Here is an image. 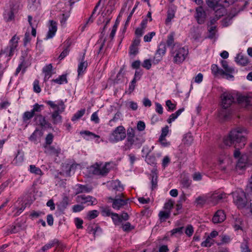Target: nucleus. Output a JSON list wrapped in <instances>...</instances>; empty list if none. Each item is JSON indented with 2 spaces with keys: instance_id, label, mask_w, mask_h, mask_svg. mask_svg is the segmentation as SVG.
Here are the masks:
<instances>
[{
  "instance_id": "nucleus-8",
  "label": "nucleus",
  "mask_w": 252,
  "mask_h": 252,
  "mask_svg": "<svg viewBox=\"0 0 252 252\" xmlns=\"http://www.w3.org/2000/svg\"><path fill=\"white\" fill-rule=\"evenodd\" d=\"M234 202L239 209H244L246 208L247 200L244 191L236 192L234 195Z\"/></svg>"
},
{
  "instance_id": "nucleus-42",
  "label": "nucleus",
  "mask_w": 252,
  "mask_h": 252,
  "mask_svg": "<svg viewBox=\"0 0 252 252\" xmlns=\"http://www.w3.org/2000/svg\"><path fill=\"white\" fill-rule=\"evenodd\" d=\"M183 141L185 144L189 145L193 141V137L190 133H187L185 135Z\"/></svg>"
},
{
  "instance_id": "nucleus-20",
  "label": "nucleus",
  "mask_w": 252,
  "mask_h": 252,
  "mask_svg": "<svg viewBox=\"0 0 252 252\" xmlns=\"http://www.w3.org/2000/svg\"><path fill=\"white\" fill-rule=\"evenodd\" d=\"M85 59V54L83 55L81 62L80 63L78 64V69H77V72H78V75L80 76L82 75L86 69L87 68L88 66V63L87 61H84Z\"/></svg>"
},
{
  "instance_id": "nucleus-63",
  "label": "nucleus",
  "mask_w": 252,
  "mask_h": 252,
  "mask_svg": "<svg viewBox=\"0 0 252 252\" xmlns=\"http://www.w3.org/2000/svg\"><path fill=\"white\" fill-rule=\"evenodd\" d=\"M49 22L50 23V25L49 27V29L56 32L57 31V22L54 20H50Z\"/></svg>"
},
{
  "instance_id": "nucleus-4",
  "label": "nucleus",
  "mask_w": 252,
  "mask_h": 252,
  "mask_svg": "<svg viewBox=\"0 0 252 252\" xmlns=\"http://www.w3.org/2000/svg\"><path fill=\"white\" fill-rule=\"evenodd\" d=\"M170 53L173 57L174 63L180 64L185 61L188 54V51L185 47H181L180 45H174L171 48Z\"/></svg>"
},
{
  "instance_id": "nucleus-38",
  "label": "nucleus",
  "mask_w": 252,
  "mask_h": 252,
  "mask_svg": "<svg viewBox=\"0 0 252 252\" xmlns=\"http://www.w3.org/2000/svg\"><path fill=\"white\" fill-rule=\"evenodd\" d=\"M215 15L218 18H220L226 12L225 7L221 6L220 8H218V7L215 10Z\"/></svg>"
},
{
  "instance_id": "nucleus-50",
  "label": "nucleus",
  "mask_w": 252,
  "mask_h": 252,
  "mask_svg": "<svg viewBox=\"0 0 252 252\" xmlns=\"http://www.w3.org/2000/svg\"><path fill=\"white\" fill-rule=\"evenodd\" d=\"M166 105L168 107L167 110L168 111H173L176 108V104L173 103L170 100L166 101Z\"/></svg>"
},
{
  "instance_id": "nucleus-2",
  "label": "nucleus",
  "mask_w": 252,
  "mask_h": 252,
  "mask_svg": "<svg viewBox=\"0 0 252 252\" xmlns=\"http://www.w3.org/2000/svg\"><path fill=\"white\" fill-rule=\"evenodd\" d=\"M220 97L221 109L219 112V116L225 120L229 118L232 113L230 107L234 103L235 98L232 94L228 92L223 93Z\"/></svg>"
},
{
  "instance_id": "nucleus-12",
  "label": "nucleus",
  "mask_w": 252,
  "mask_h": 252,
  "mask_svg": "<svg viewBox=\"0 0 252 252\" xmlns=\"http://www.w3.org/2000/svg\"><path fill=\"white\" fill-rule=\"evenodd\" d=\"M211 70L212 73L215 76H218L219 75L224 76L226 75V78H233L234 77L233 75L232 74H229L228 73H226L223 70L220 68L217 64H213L211 66Z\"/></svg>"
},
{
  "instance_id": "nucleus-34",
  "label": "nucleus",
  "mask_w": 252,
  "mask_h": 252,
  "mask_svg": "<svg viewBox=\"0 0 252 252\" xmlns=\"http://www.w3.org/2000/svg\"><path fill=\"white\" fill-rule=\"evenodd\" d=\"M206 2L209 7L215 10L220 4V0H206Z\"/></svg>"
},
{
  "instance_id": "nucleus-48",
  "label": "nucleus",
  "mask_w": 252,
  "mask_h": 252,
  "mask_svg": "<svg viewBox=\"0 0 252 252\" xmlns=\"http://www.w3.org/2000/svg\"><path fill=\"white\" fill-rule=\"evenodd\" d=\"M213 244L212 239L209 236H208L206 239L201 243V246L204 247H211Z\"/></svg>"
},
{
  "instance_id": "nucleus-9",
  "label": "nucleus",
  "mask_w": 252,
  "mask_h": 252,
  "mask_svg": "<svg viewBox=\"0 0 252 252\" xmlns=\"http://www.w3.org/2000/svg\"><path fill=\"white\" fill-rule=\"evenodd\" d=\"M34 121L36 125L39 126L42 129L50 128L53 129L52 125L46 118V117L42 115H36L34 118Z\"/></svg>"
},
{
  "instance_id": "nucleus-7",
  "label": "nucleus",
  "mask_w": 252,
  "mask_h": 252,
  "mask_svg": "<svg viewBox=\"0 0 252 252\" xmlns=\"http://www.w3.org/2000/svg\"><path fill=\"white\" fill-rule=\"evenodd\" d=\"M126 137V129L122 126L117 127L113 131L110 141L112 142H117L124 140Z\"/></svg>"
},
{
  "instance_id": "nucleus-59",
  "label": "nucleus",
  "mask_w": 252,
  "mask_h": 252,
  "mask_svg": "<svg viewBox=\"0 0 252 252\" xmlns=\"http://www.w3.org/2000/svg\"><path fill=\"white\" fill-rule=\"evenodd\" d=\"M193 226L190 224L188 225L185 230L186 234L190 237L193 234Z\"/></svg>"
},
{
  "instance_id": "nucleus-3",
  "label": "nucleus",
  "mask_w": 252,
  "mask_h": 252,
  "mask_svg": "<svg viewBox=\"0 0 252 252\" xmlns=\"http://www.w3.org/2000/svg\"><path fill=\"white\" fill-rule=\"evenodd\" d=\"M19 39L20 38L15 34L10 40L9 45L4 49H1L0 52V58L4 57L6 62L9 61L11 57L13 56L15 51L17 50Z\"/></svg>"
},
{
  "instance_id": "nucleus-21",
  "label": "nucleus",
  "mask_w": 252,
  "mask_h": 252,
  "mask_svg": "<svg viewBox=\"0 0 252 252\" xmlns=\"http://www.w3.org/2000/svg\"><path fill=\"white\" fill-rule=\"evenodd\" d=\"M68 204V197L65 196L63 197L62 200L57 204V205L58 210L63 213Z\"/></svg>"
},
{
  "instance_id": "nucleus-52",
  "label": "nucleus",
  "mask_w": 252,
  "mask_h": 252,
  "mask_svg": "<svg viewBox=\"0 0 252 252\" xmlns=\"http://www.w3.org/2000/svg\"><path fill=\"white\" fill-rule=\"evenodd\" d=\"M186 197L184 195L182 196H181L180 198V200L178 201L176 204V210L179 211L182 208V203L185 201Z\"/></svg>"
},
{
  "instance_id": "nucleus-55",
  "label": "nucleus",
  "mask_w": 252,
  "mask_h": 252,
  "mask_svg": "<svg viewBox=\"0 0 252 252\" xmlns=\"http://www.w3.org/2000/svg\"><path fill=\"white\" fill-rule=\"evenodd\" d=\"M156 35L155 32H149L144 36V41L145 42H150L153 37Z\"/></svg>"
},
{
  "instance_id": "nucleus-37",
  "label": "nucleus",
  "mask_w": 252,
  "mask_h": 252,
  "mask_svg": "<svg viewBox=\"0 0 252 252\" xmlns=\"http://www.w3.org/2000/svg\"><path fill=\"white\" fill-rule=\"evenodd\" d=\"M30 171L37 175H42L43 174L41 170L39 167H36L34 165H31L30 166Z\"/></svg>"
},
{
  "instance_id": "nucleus-1",
  "label": "nucleus",
  "mask_w": 252,
  "mask_h": 252,
  "mask_svg": "<svg viewBox=\"0 0 252 252\" xmlns=\"http://www.w3.org/2000/svg\"><path fill=\"white\" fill-rule=\"evenodd\" d=\"M247 133V129L244 127H237L233 128L227 136L224 137L223 143L228 146L239 145V147L243 148L246 145V138L245 134Z\"/></svg>"
},
{
  "instance_id": "nucleus-39",
  "label": "nucleus",
  "mask_w": 252,
  "mask_h": 252,
  "mask_svg": "<svg viewBox=\"0 0 252 252\" xmlns=\"http://www.w3.org/2000/svg\"><path fill=\"white\" fill-rule=\"evenodd\" d=\"M99 213V212L96 210L89 211L87 213V218L89 220H91L96 218L98 216Z\"/></svg>"
},
{
  "instance_id": "nucleus-29",
  "label": "nucleus",
  "mask_w": 252,
  "mask_h": 252,
  "mask_svg": "<svg viewBox=\"0 0 252 252\" xmlns=\"http://www.w3.org/2000/svg\"><path fill=\"white\" fill-rule=\"evenodd\" d=\"M171 212L169 211H161L158 214V217L160 222L165 221L170 218Z\"/></svg>"
},
{
  "instance_id": "nucleus-36",
  "label": "nucleus",
  "mask_w": 252,
  "mask_h": 252,
  "mask_svg": "<svg viewBox=\"0 0 252 252\" xmlns=\"http://www.w3.org/2000/svg\"><path fill=\"white\" fill-rule=\"evenodd\" d=\"M111 218L114 223L115 225H119L122 222V218L117 213H113L111 214Z\"/></svg>"
},
{
  "instance_id": "nucleus-54",
  "label": "nucleus",
  "mask_w": 252,
  "mask_h": 252,
  "mask_svg": "<svg viewBox=\"0 0 252 252\" xmlns=\"http://www.w3.org/2000/svg\"><path fill=\"white\" fill-rule=\"evenodd\" d=\"M80 133L81 135L84 134L88 136H92L93 138L100 137L99 135H96L95 134L88 130L81 131Z\"/></svg>"
},
{
  "instance_id": "nucleus-11",
  "label": "nucleus",
  "mask_w": 252,
  "mask_h": 252,
  "mask_svg": "<svg viewBox=\"0 0 252 252\" xmlns=\"http://www.w3.org/2000/svg\"><path fill=\"white\" fill-rule=\"evenodd\" d=\"M77 200V202L82 204L88 203V205H95L97 203V201L95 197L85 194L78 195Z\"/></svg>"
},
{
  "instance_id": "nucleus-16",
  "label": "nucleus",
  "mask_w": 252,
  "mask_h": 252,
  "mask_svg": "<svg viewBox=\"0 0 252 252\" xmlns=\"http://www.w3.org/2000/svg\"><path fill=\"white\" fill-rule=\"evenodd\" d=\"M45 149L46 151H45V153L50 155H54L56 157H58L59 154L61 152V149L59 147L55 148L53 146H47V145H44L43 146Z\"/></svg>"
},
{
  "instance_id": "nucleus-61",
  "label": "nucleus",
  "mask_w": 252,
  "mask_h": 252,
  "mask_svg": "<svg viewBox=\"0 0 252 252\" xmlns=\"http://www.w3.org/2000/svg\"><path fill=\"white\" fill-rule=\"evenodd\" d=\"M231 241V238L230 236L226 235H222L221 236V243L220 244H218V245H220L221 244H227L229 243Z\"/></svg>"
},
{
  "instance_id": "nucleus-33",
  "label": "nucleus",
  "mask_w": 252,
  "mask_h": 252,
  "mask_svg": "<svg viewBox=\"0 0 252 252\" xmlns=\"http://www.w3.org/2000/svg\"><path fill=\"white\" fill-rule=\"evenodd\" d=\"M52 81L60 85L63 84L64 83H67V80L66 78V75L63 74L60 76L58 78L56 79H53Z\"/></svg>"
},
{
  "instance_id": "nucleus-40",
  "label": "nucleus",
  "mask_w": 252,
  "mask_h": 252,
  "mask_svg": "<svg viewBox=\"0 0 252 252\" xmlns=\"http://www.w3.org/2000/svg\"><path fill=\"white\" fill-rule=\"evenodd\" d=\"M175 16V11L172 8H170L167 11V18L165 20V23L167 24L170 22L171 20Z\"/></svg>"
},
{
  "instance_id": "nucleus-22",
  "label": "nucleus",
  "mask_w": 252,
  "mask_h": 252,
  "mask_svg": "<svg viewBox=\"0 0 252 252\" xmlns=\"http://www.w3.org/2000/svg\"><path fill=\"white\" fill-rule=\"evenodd\" d=\"M127 142L130 144V146L134 143L135 140V131L131 128H128L127 130Z\"/></svg>"
},
{
  "instance_id": "nucleus-10",
  "label": "nucleus",
  "mask_w": 252,
  "mask_h": 252,
  "mask_svg": "<svg viewBox=\"0 0 252 252\" xmlns=\"http://www.w3.org/2000/svg\"><path fill=\"white\" fill-rule=\"evenodd\" d=\"M166 51V44L161 42L159 43L153 59L154 63H158L162 59Z\"/></svg>"
},
{
  "instance_id": "nucleus-23",
  "label": "nucleus",
  "mask_w": 252,
  "mask_h": 252,
  "mask_svg": "<svg viewBox=\"0 0 252 252\" xmlns=\"http://www.w3.org/2000/svg\"><path fill=\"white\" fill-rule=\"evenodd\" d=\"M65 44L66 46L64 48L63 50L61 53L58 58L60 60H62L64 59L68 54L70 51L69 47L71 45V42L69 41V40H66Z\"/></svg>"
},
{
  "instance_id": "nucleus-14",
  "label": "nucleus",
  "mask_w": 252,
  "mask_h": 252,
  "mask_svg": "<svg viewBox=\"0 0 252 252\" xmlns=\"http://www.w3.org/2000/svg\"><path fill=\"white\" fill-rule=\"evenodd\" d=\"M63 112L59 110H55L51 114V118L52 119V123L54 125L61 124L62 123V116L60 114Z\"/></svg>"
},
{
  "instance_id": "nucleus-31",
  "label": "nucleus",
  "mask_w": 252,
  "mask_h": 252,
  "mask_svg": "<svg viewBox=\"0 0 252 252\" xmlns=\"http://www.w3.org/2000/svg\"><path fill=\"white\" fill-rule=\"evenodd\" d=\"M44 106L42 104H39L36 103L34 104L33 106V108L31 110L32 112L34 113V115H41L40 114H38V113L40 112L43 109Z\"/></svg>"
},
{
  "instance_id": "nucleus-47",
  "label": "nucleus",
  "mask_w": 252,
  "mask_h": 252,
  "mask_svg": "<svg viewBox=\"0 0 252 252\" xmlns=\"http://www.w3.org/2000/svg\"><path fill=\"white\" fill-rule=\"evenodd\" d=\"M52 64H49L48 65H46L43 68V72L45 73V76H47L48 75L51 76V71L52 70Z\"/></svg>"
},
{
  "instance_id": "nucleus-56",
  "label": "nucleus",
  "mask_w": 252,
  "mask_h": 252,
  "mask_svg": "<svg viewBox=\"0 0 252 252\" xmlns=\"http://www.w3.org/2000/svg\"><path fill=\"white\" fill-rule=\"evenodd\" d=\"M5 15H7V17H5V18L6 19V21H10L14 19V12L12 9H11L9 11H7L6 13L5 14Z\"/></svg>"
},
{
  "instance_id": "nucleus-51",
  "label": "nucleus",
  "mask_w": 252,
  "mask_h": 252,
  "mask_svg": "<svg viewBox=\"0 0 252 252\" xmlns=\"http://www.w3.org/2000/svg\"><path fill=\"white\" fill-rule=\"evenodd\" d=\"M101 213L104 217H109L111 216L112 213L111 212V210L109 207H103L102 208Z\"/></svg>"
},
{
  "instance_id": "nucleus-46",
  "label": "nucleus",
  "mask_w": 252,
  "mask_h": 252,
  "mask_svg": "<svg viewBox=\"0 0 252 252\" xmlns=\"http://www.w3.org/2000/svg\"><path fill=\"white\" fill-rule=\"evenodd\" d=\"M122 228L124 231L129 232L130 230L134 229V226L131 225L130 222H126V223L122 224Z\"/></svg>"
},
{
  "instance_id": "nucleus-19",
  "label": "nucleus",
  "mask_w": 252,
  "mask_h": 252,
  "mask_svg": "<svg viewBox=\"0 0 252 252\" xmlns=\"http://www.w3.org/2000/svg\"><path fill=\"white\" fill-rule=\"evenodd\" d=\"M235 62L240 65L245 66L248 64L249 60L247 57L244 56L241 53H239L235 57Z\"/></svg>"
},
{
  "instance_id": "nucleus-64",
  "label": "nucleus",
  "mask_w": 252,
  "mask_h": 252,
  "mask_svg": "<svg viewBox=\"0 0 252 252\" xmlns=\"http://www.w3.org/2000/svg\"><path fill=\"white\" fill-rule=\"evenodd\" d=\"M245 241V243L241 246V252H251V250L248 245V242L246 240Z\"/></svg>"
},
{
  "instance_id": "nucleus-41",
  "label": "nucleus",
  "mask_w": 252,
  "mask_h": 252,
  "mask_svg": "<svg viewBox=\"0 0 252 252\" xmlns=\"http://www.w3.org/2000/svg\"><path fill=\"white\" fill-rule=\"evenodd\" d=\"M85 113V109H81L80 110L78 111L72 117L71 120L72 121H76L79 119L81 117H82Z\"/></svg>"
},
{
  "instance_id": "nucleus-35",
  "label": "nucleus",
  "mask_w": 252,
  "mask_h": 252,
  "mask_svg": "<svg viewBox=\"0 0 252 252\" xmlns=\"http://www.w3.org/2000/svg\"><path fill=\"white\" fill-rule=\"evenodd\" d=\"M247 163L246 162H244V159L243 157L240 158L236 164V169L243 170L245 169Z\"/></svg>"
},
{
  "instance_id": "nucleus-17",
  "label": "nucleus",
  "mask_w": 252,
  "mask_h": 252,
  "mask_svg": "<svg viewBox=\"0 0 252 252\" xmlns=\"http://www.w3.org/2000/svg\"><path fill=\"white\" fill-rule=\"evenodd\" d=\"M238 103L244 104L245 107L251 106L252 105V97L246 95H239L237 98Z\"/></svg>"
},
{
  "instance_id": "nucleus-18",
  "label": "nucleus",
  "mask_w": 252,
  "mask_h": 252,
  "mask_svg": "<svg viewBox=\"0 0 252 252\" xmlns=\"http://www.w3.org/2000/svg\"><path fill=\"white\" fill-rule=\"evenodd\" d=\"M110 187L113 191L122 192L124 189L123 185H122L121 182L118 180L112 181L110 184Z\"/></svg>"
},
{
  "instance_id": "nucleus-30",
  "label": "nucleus",
  "mask_w": 252,
  "mask_h": 252,
  "mask_svg": "<svg viewBox=\"0 0 252 252\" xmlns=\"http://www.w3.org/2000/svg\"><path fill=\"white\" fill-rule=\"evenodd\" d=\"M233 14L232 16H228L224 18H223L221 21V25L223 27H226L229 26L232 23V18L235 17L236 14Z\"/></svg>"
},
{
  "instance_id": "nucleus-45",
  "label": "nucleus",
  "mask_w": 252,
  "mask_h": 252,
  "mask_svg": "<svg viewBox=\"0 0 252 252\" xmlns=\"http://www.w3.org/2000/svg\"><path fill=\"white\" fill-rule=\"evenodd\" d=\"M39 133L40 132L38 129H35L29 137V140L32 142H33L34 143H36L38 141L37 134Z\"/></svg>"
},
{
  "instance_id": "nucleus-57",
  "label": "nucleus",
  "mask_w": 252,
  "mask_h": 252,
  "mask_svg": "<svg viewBox=\"0 0 252 252\" xmlns=\"http://www.w3.org/2000/svg\"><path fill=\"white\" fill-rule=\"evenodd\" d=\"M75 225L78 229H82L83 226L82 225L83 223V220L80 218H76L74 220Z\"/></svg>"
},
{
  "instance_id": "nucleus-13",
  "label": "nucleus",
  "mask_w": 252,
  "mask_h": 252,
  "mask_svg": "<svg viewBox=\"0 0 252 252\" xmlns=\"http://www.w3.org/2000/svg\"><path fill=\"white\" fill-rule=\"evenodd\" d=\"M206 13L202 7L199 6L196 9L195 18L198 24H202L204 23L206 19Z\"/></svg>"
},
{
  "instance_id": "nucleus-62",
  "label": "nucleus",
  "mask_w": 252,
  "mask_h": 252,
  "mask_svg": "<svg viewBox=\"0 0 252 252\" xmlns=\"http://www.w3.org/2000/svg\"><path fill=\"white\" fill-rule=\"evenodd\" d=\"M174 204V202L169 200L167 202L164 204V209L166 210V211H169L172 208Z\"/></svg>"
},
{
  "instance_id": "nucleus-27",
  "label": "nucleus",
  "mask_w": 252,
  "mask_h": 252,
  "mask_svg": "<svg viewBox=\"0 0 252 252\" xmlns=\"http://www.w3.org/2000/svg\"><path fill=\"white\" fill-rule=\"evenodd\" d=\"M145 161L152 166H155L157 164L156 157L154 155H150L149 153L146 156Z\"/></svg>"
},
{
  "instance_id": "nucleus-6",
  "label": "nucleus",
  "mask_w": 252,
  "mask_h": 252,
  "mask_svg": "<svg viewBox=\"0 0 252 252\" xmlns=\"http://www.w3.org/2000/svg\"><path fill=\"white\" fill-rule=\"evenodd\" d=\"M124 194L123 193L116 195L115 198L108 197L109 200L112 202V207L116 210H120L125 205L127 204L129 199H124Z\"/></svg>"
},
{
  "instance_id": "nucleus-28",
  "label": "nucleus",
  "mask_w": 252,
  "mask_h": 252,
  "mask_svg": "<svg viewBox=\"0 0 252 252\" xmlns=\"http://www.w3.org/2000/svg\"><path fill=\"white\" fill-rule=\"evenodd\" d=\"M151 184L152 187L151 189L152 190H154L155 189H156L158 186V175L157 173L155 171H152V174H151Z\"/></svg>"
},
{
  "instance_id": "nucleus-60",
  "label": "nucleus",
  "mask_w": 252,
  "mask_h": 252,
  "mask_svg": "<svg viewBox=\"0 0 252 252\" xmlns=\"http://www.w3.org/2000/svg\"><path fill=\"white\" fill-rule=\"evenodd\" d=\"M44 215V213L41 211H32L30 215V217L31 219L37 218L41 215Z\"/></svg>"
},
{
  "instance_id": "nucleus-43",
  "label": "nucleus",
  "mask_w": 252,
  "mask_h": 252,
  "mask_svg": "<svg viewBox=\"0 0 252 252\" xmlns=\"http://www.w3.org/2000/svg\"><path fill=\"white\" fill-rule=\"evenodd\" d=\"M237 0H220V5L225 7L233 4Z\"/></svg>"
},
{
  "instance_id": "nucleus-32",
  "label": "nucleus",
  "mask_w": 252,
  "mask_h": 252,
  "mask_svg": "<svg viewBox=\"0 0 252 252\" xmlns=\"http://www.w3.org/2000/svg\"><path fill=\"white\" fill-rule=\"evenodd\" d=\"M242 219L240 218H236L233 226L235 230H242Z\"/></svg>"
},
{
  "instance_id": "nucleus-49",
  "label": "nucleus",
  "mask_w": 252,
  "mask_h": 252,
  "mask_svg": "<svg viewBox=\"0 0 252 252\" xmlns=\"http://www.w3.org/2000/svg\"><path fill=\"white\" fill-rule=\"evenodd\" d=\"M54 135L52 133L48 134L45 138V143L44 145L50 146L53 142Z\"/></svg>"
},
{
  "instance_id": "nucleus-24",
  "label": "nucleus",
  "mask_w": 252,
  "mask_h": 252,
  "mask_svg": "<svg viewBox=\"0 0 252 252\" xmlns=\"http://www.w3.org/2000/svg\"><path fill=\"white\" fill-rule=\"evenodd\" d=\"M33 117L34 118L35 115L31 110L30 111H26L24 113L22 116L23 122L24 124H29L30 120Z\"/></svg>"
},
{
  "instance_id": "nucleus-44",
  "label": "nucleus",
  "mask_w": 252,
  "mask_h": 252,
  "mask_svg": "<svg viewBox=\"0 0 252 252\" xmlns=\"http://www.w3.org/2000/svg\"><path fill=\"white\" fill-rule=\"evenodd\" d=\"M207 199L205 196H199L197 197L195 200V203L197 205L203 206L206 202Z\"/></svg>"
},
{
  "instance_id": "nucleus-58",
  "label": "nucleus",
  "mask_w": 252,
  "mask_h": 252,
  "mask_svg": "<svg viewBox=\"0 0 252 252\" xmlns=\"http://www.w3.org/2000/svg\"><path fill=\"white\" fill-rule=\"evenodd\" d=\"M39 84L38 80H35L33 82V91L36 93H39L41 91Z\"/></svg>"
},
{
  "instance_id": "nucleus-5",
  "label": "nucleus",
  "mask_w": 252,
  "mask_h": 252,
  "mask_svg": "<svg viewBox=\"0 0 252 252\" xmlns=\"http://www.w3.org/2000/svg\"><path fill=\"white\" fill-rule=\"evenodd\" d=\"M109 164L106 163L105 164L101 166L102 164H99L96 162L90 167V172L94 175H99L101 176H106L109 172L110 170L107 167Z\"/></svg>"
},
{
  "instance_id": "nucleus-53",
  "label": "nucleus",
  "mask_w": 252,
  "mask_h": 252,
  "mask_svg": "<svg viewBox=\"0 0 252 252\" xmlns=\"http://www.w3.org/2000/svg\"><path fill=\"white\" fill-rule=\"evenodd\" d=\"M28 18V22L32 28V36L35 37L36 36V31L35 28H34L33 27L32 23V16L29 15Z\"/></svg>"
},
{
  "instance_id": "nucleus-15",
  "label": "nucleus",
  "mask_w": 252,
  "mask_h": 252,
  "mask_svg": "<svg viewBox=\"0 0 252 252\" xmlns=\"http://www.w3.org/2000/svg\"><path fill=\"white\" fill-rule=\"evenodd\" d=\"M225 219V215L222 210L217 211L212 218V221L214 223H220Z\"/></svg>"
},
{
  "instance_id": "nucleus-25",
  "label": "nucleus",
  "mask_w": 252,
  "mask_h": 252,
  "mask_svg": "<svg viewBox=\"0 0 252 252\" xmlns=\"http://www.w3.org/2000/svg\"><path fill=\"white\" fill-rule=\"evenodd\" d=\"M76 189V194H79L82 192H89L91 191L92 189L88 188L87 186L78 184Z\"/></svg>"
},
{
  "instance_id": "nucleus-26",
  "label": "nucleus",
  "mask_w": 252,
  "mask_h": 252,
  "mask_svg": "<svg viewBox=\"0 0 252 252\" xmlns=\"http://www.w3.org/2000/svg\"><path fill=\"white\" fill-rule=\"evenodd\" d=\"M174 35L175 33L174 32H171L167 36L166 44L168 47H171V48L174 45H180V44L174 42Z\"/></svg>"
}]
</instances>
